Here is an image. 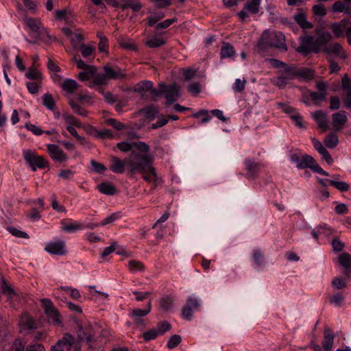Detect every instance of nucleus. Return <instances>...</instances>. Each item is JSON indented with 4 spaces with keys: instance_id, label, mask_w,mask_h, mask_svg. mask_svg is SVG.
<instances>
[{
    "instance_id": "nucleus-1",
    "label": "nucleus",
    "mask_w": 351,
    "mask_h": 351,
    "mask_svg": "<svg viewBox=\"0 0 351 351\" xmlns=\"http://www.w3.org/2000/svg\"><path fill=\"white\" fill-rule=\"evenodd\" d=\"M96 325L85 324H78L77 339L71 335L66 333L54 346L52 351H80L82 343L88 346V348L95 350L99 346L97 343Z\"/></svg>"
},
{
    "instance_id": "nucleus-2",
    "label": "nucleus",
    "mask_w": 351,
    "mask_h": 351,
    "mask_svg": "<svg viewBox=\"0 0 351 351\" xmlns=\"http://www.w3.org/2000/svg\"><path fill=\"white\" fill-rule=\"evenodd\" d=\"M257 47L259 50L263 51L271 47L282 51L287 50L285 35L280 32L276 31H264L258 41Z\"/></svg>"
},
{
    "instance_id": "nucleus-3",
    "label": "nucleus",
    "mask_w": 351,
    "mask_h": 351,
    "mask_svg": "<svg viewBox=\"0 0 351 351\" xmlns=\"http://www.w3.org/2000/svg\"><path fill=\"white\" fill-rule=\"evenodd\" d=\"M153 157L149 154H141L132 152L131 154L125 158V162L129 171L132 173L136 172L144 173L147 167L153 163Z\"/></svg>"
},
{
    "instance_id": "nucleus-4",
    "label": "nucleus",
    "mask_w": 351,
    "mask_h": 351,
    "mask_svg": "<svg viewBox=\"0 0 351 351\" xmlns=\"http://www.w3.org/2000/svg\"><path fill=\"white\" fill-rule=\"evenodd\" d=\"M290 160L295 163L299 169H311L313 171L320 175L328 176V173L324 170L310 155L302 154L301 153H293L290 155Z\"/></svg>"
},
{
    "instance_id": "nucleus-5",
    "label": "nucleus",
    "mask_w": 351,
    "mask_h": 351,
    "mask_svg": "<svg viewBox=\"0 0 351 351\" xmlns=\"http://www.w3.org/2000/svg\"><path fill=\"white\" fill-rule=\"evenodd\" d=\"M103 69L104 73H97L93 80L88 83L87 86L89 88H95L98 85H106L110 80H122L125 77L119 67L114 69L109 64H106Z\"/></svg>"
},
{
    "instance_id": "nucleus-6",
    "label": "nucleus",
    "mask_w": 351,
    "mask_h": 351,
    "mask_svg": "<svg viewBox=\"0 0 351 351\" xmlns=\"http://www.w3.org/2000/svg\"><path fill=\"white\" fill-rule=\"evenodd\" d=\"M279 73L288 78L290 82L295 78L309 80L314 77V72L311 69L298 67L295 64H287V66L279 71Z\"/></svg>"
},
{
    "instance_id": "nucleus-7",
    "label": "nucleus",
    "mask_w": 351,
    "mask_h": 351,
    "mask_svg": "<svg viewBox=\"0 0 351 351\" xmlns=\"http://www.w3.org/2000/svg\"><path fill=\"white\" fill-rule=\"evenodd\" d=\"M24 21L36 39L32 42L33 43H36L38 40H44L45 36L49 39H51V36L49 35L44 25L39 19L26 17L24 19Z\"/></svg>"
},
{
    "instance_id": "nucleus-8",
    "label": "nucleus",
    "mask_w": 351,
    "mask_h": 351,
    "mask_svg": "<svg viewBox=\"0 0 351 351\" xmlns=\"http://www.w3.org/2000/svg\"><path fill=\"white\" fill-rule=\"evenodd\" d=\"M40 302L49 323L56 326H60L62 324L60 314L54 306L51 300L43 298L40 300Z\"/></svg>"
},
{
    "instance_id": "nucleus-9",
    "label": "nucleus",
    "mask_w": 351,
    "mask_h": 351,
    "mask_svg": "<svg viewBox=\"0 0 351 351\" xmlns=\"http://www.w3.org/2000/svg\"><path fill=\"white\" fill-rule=\"evenodd\" d=\"M23 154L25 160L33 171H35L36 168L45 169L48 166V162L43 156L35 154L29 149L24 150Z\"/></svg>"
},
{
    "instance_id": "nucleus-10",
    "label": "nucleus",
    "mask_w": 351,
    "mask_h": 351,
    "mask_svg": "<svg viewBox=\"0 0 351 351\" xmlns=\"http://www.w3.org/2000/svg\"><path fill=\"white\" fill-rule=\"evenodd\" d=\"M159 88H163V94L167 100L166 104L171 105L176 102L180 97V87L176 83L166 84L161 82L158 85Z\"/></svg>"
},
{
    "instance_id": "nucleus-11",
    "label": "nucleus",
    "mask_w": 351,
    "mask_h": 351,
    "mask_svg": "<svg viewBox=\"0 0 351 351\" xmlns=\"http://www.w3.org/2000/svg\"><path fill=\"white\" fill-rule=\"evenodd\" d=\"M200 304L201 302L198 298L193 296L189 297L182 311V317L187 321H191L193 313L199 308Z\"/></svg>"
},
{
    "instance_id": "nucleus-12",
    "label": "nucleus",
    "mask_w": 351,
    "mask_h": 351,
    "mask_svg": "<svg viewBox=\"0 0 351 351\" xmlns=\"http://www.w3.org/2000/svg\"><path fill=\"white\" fill-rule=\"evenodd\" d=\"M328 84L324 81H318L316 82V88L319 92L310 91L309 96L313 101L314 104L319 106L321 101L326 99V90Z\"/></svg>"
},
{
    "instance_id": "nucleus-13",
    "label": "nucleus",
    "mask_w": 351,
    "mask_h": 351,
    "mask_svg": "<svg viewBox=\"0 0 351 351\" xmlns=\"http://www.w3.org/2000/svg\"><path fill=\"white\" fill-rule=\"evenodd\" d=\"M54 14L56 21H64L65 24L69 26H74L77 21L75 14L69 9L58 10Z\"/></svg>"
},
{
    "instance_id": "nucleus-14",
    "label": "nucleus",
    "mask_w": 351,
    "mask_h": 351,
    "mask_svg": "<svg viewBox=\"0 0 351 351\" xmlns=\"http://www.w3.org/2000/svg\"><path fill=\"white\" fill-rule=\"evenodd\" d=\"M296 51L304 54H308L311 52L317 53V48H315V46L314 38L312 36L302 37Z\"/></svg>"
},
{
    "instance_id": "nucleus-15",
    "label": "nucleus",
    "mask_w": 351,
    "mask_h": 351,
    "mask_svg": "<svg viewBox=\"0 0 351 351\" xmlns=\"http://www.w3.org/2000/svg\"><path fill=\"white\" fill-rule=\"evenodd\" d=\"M45 250L50 254L64 256L66 253L65 242L62 240L49 241L46 243Z\"/></svg>"
},
{
    "instance_id": "nucleus-16",
    "label": "nucleus",
    "mask_w": 351,
    "mask_h": 351,
    "mask_svg": "<svg viewBox=\"0 0 351 351\" xmlns=\"http://www.w3.org/2000/svg\"><path fill=\"white\" fill-rule=\"evenodd\" d=\"M47 148L50 157L53 160L59 162H63L67 160V155L63 152L58 145L55 144H48L47 145Z\"/></svg>"
},
{
    "instance_id": "nucleus-17",
    "label": "nucleus",
    "mask_w": 351,
    "mask_h": 351,
    "mask_svg": "<svg viewBox=\"0 0 351 351\" xmlns=\"http://www.w3.org/2000/svg\"><path fill=\"white\" fill-rule=\"evenodd\" d=\"M108 160L110 162L109 169L111 171L118 174L124 173L125 166H127L125 158L122 160L115 156H110Z\"/></svg>"
},
{
    "instance_id": "nucleus-18",
    "label": "nucleus",
    "mask_w": 351,
    "mask_h": 351,
    "mask_svg": "<svg viewBox=\"0 0 351 351\" xmlns=\"http://www.w3.org/2000/svg\"><path fill=\"white\" fill-rule=\"evenodd\" d=\"M62 229L67 232L72 233L77 230L85 229L84 224L80 221H73L71 219H63L61 221Z\"/></svg>"
},
{
    "instance_id": "nucleus-19",
    "label": "nucleus",
    "mask_w": 351,
    "mask_h": 351,
    "mask_svg": "<svg viewBox=\"0 0 351 351\" xmlns=\"http://www.w3.org/2000/svg\"><path fill=\"white\" fill-rule=\"evenodd\" d=\"M62 32L63 34L68 36L74 47L83 41L84 37L82 34V30L77 29L75 32H73L69 27H62Z\"/></svg>"
},
{
    "instance_id": "nucleus-20",
    "label": "nucleus",
    "mask_w": 351,
    "mask_h": 351,
    "mask_svg": "<svg viewBox=\"0 0 351 351\" xmlns=\"http://www.w3.org/2000/svg\"><path fill=\"white\" fill-rule=\"evenodd\" d=\"M332 125L335 130H341L348 121L346 112L341 110L332 115Z\"/></svg>"
},
{
    "instance_id": "nucleus-21",
    "label": "nucleus",
    "mask_w": 351,
    "mask_h": 351,
    "mask_svg": "<svg viewBox=\"0 0 351 351\" xmlns=\"http://www.w3.org/2000/svg\"><path fill=\"white\" fill-rule=\"evenodd\" d=\"M166 43V40L160 35L149 36L144 40L145 45L152 49L160 47Z\"/></svg>"
},
{
    "instance_id": "nucleus-22",
    "label": "nucleus",
    "mask_w": 351,
    "mask_h": 351,
    "mask_svg": "<svg viewBox=\"0 0 351 351\" xmlns=\"http://www.w3.org/2000/svg\"><path fill=\"white\" fill-rule=\"evenodd\" d=\"M350 22L348 19H342L339 23H334L331 27V29L337 38L342 37L344 33H346V30L350 27Z\"/></svg>"
},
{
    "instance_id": "nucleus-23",
    "label": "nucleus",
    "mask_w": 351,
    "mask_h": 351,
    "mask_svg": "<svg viewBox=\"0 0 351 351\" xmlns=\"http://www.w3.org/2000/svg\"><path fill=\"white\" fill-rule=\"evenodd\" d=\"M339 263L345 268V276L350 278L351 276V255L348 253L343 252L338 257Z\"/></svg>"
},
{
    "instance_id": "nucleus-24",
    "label": "nucleus",
    "mask_w": 351,
    "mask_h": 351,
    "mask_svg": "<svg viewBox=\"0 0 351 351\" xmlns=\"http://www.w3.org/2000/svg\"><path fill=\"white\" fill-rule=\"evenodd\" d=\"M119 8L122 10L130 8L133 12H138L143 8L139 0H121Z\"/></svg>"
},
{
    "instance_id": "nucleus-25",
    "label": "nucleus",
    "mask_w": 351,
    "mask_h": 351,
    "mask_svg": "<svg viewBox=\"0 0 351 351\" xmlns=\"http://www.w3.org/2000/svg\"><path fill=\"white\" fill-rule=\"evenodd\" d=\"M313 119L317 123L319 128L324 130L328 129V119L326 113L322 110H317L313 114Z\"/></svg>"
},
{
    "instance_id": "nucleus-26",
    "label": "nucleus",
    "mask_w": 351,
    "mask_h": 351,
    "mask_svg": "<svg viewBox=\"0 0 351 351\" xmlns=\"http://www.w3.org/2000/svg\"><path fill=\"white\" fill-rule=\"evenodd\" d=\"M335 336L331 333L330 329L324 330V339L322 342L323 349L325 351H330L332 348Z\"/></svg>"
},
{
    "instance_id": "nucleus-27",
    "label": "nucleus",
    "mask_w": 351,
    "mask_h": 351,
    "mask_svg": "<svg viewBox=\"0 0 351 351\" xmlns=\"http://www.w3.org/2000/svg\"><path fill=\"white\" fill-rule=\"evenodd\" d=\"M236 55V51L234 47L229 43H224L221 48L220 58L221 59L224 58H232L234 59Z\"/></svg>"
},
{
    "instance_id": "nucleus-28",
    "label": "nucleus",
    "mask_w": 351,
    "mask_h": 351,
    "mask_svg": "<svg viewBox=\"0 0 351 351\" xmlns=\"http://www.w3.org/2000/svg\"><path fill=\"white\" fill-rule=\"evenodd\" d=\"M97 73H98L97 72V67L94 66L93 67H90L80 72L78 74L77 77L80 81L82 82L88 81L90 80H91L90 81H92L97 75Z\"/></svg>"
},
{
    "instance_id": "nucleus-29",
    "label": "nucleus",
    "mask_w": 351,
    "mask_h": 351,
    "mask_svg": "<svg viewBox=\"0 0 351 351\" xmlns=\"http://www.w3.org/2000/svg\"><path fill=\"white\" fill-rule=\"evenodd\" d=\"M324 51L328 55L341 56L345 58V56L342 54L343 48L341 45L337 43L330 45H328L324 48Z\"/></svg>"
},
{
    "instance_id": "nucleus-30",
    "label": "nucleus",
    "mask_w": 351,
    "mask_h": 351,
    "mask_svg": "<svg viewBox=\"0 0 351 351\" xmlns=\"http://www.w3.org/2000/svg\"><path fill=\"white\" fill-rule=\"evenodd\" d=\"M153 82L149 80H144L137 83L134 88V92L144 96L151 89Z\"/></svg>"
},
{
    "instance_id": "nucleus-31",
    "label": "nucleus",
    "mask_w": 351,
    "mask_h": 351,
    "mask_svg": "<svg viewBox=\"0 0 351 351\" xmlns=\"http://www.w3.org/2000/svg\"><path fill=\"white\" fill-rule=\"evenodd\" d=\"M330 34L329 33H322L314 39L315 48H317V53L322 48L327 46L328 42L330 40Z\"/></svg>"
},
{
    "instance_id": "nucleus-32",
    "label": "nucleus",
    "mask_w": 351,
    "mask_h": 351,
    "mask_svg": "<svg viewBox=\"0 0 351 351\" xmlns=\"http://www.w3.org/2000/svg\"><path fill=\"white\" fill-rule=\"evenodd\" d=\"M60 86L67 94L73 93L79 87L77 82L73 79H66Z\"/></svg>"
},
{
    "instance_id": "nucleus-33",
    "label": "nucleus",
    "mask_w": 351,
    "mask_h": 351,
    "mask_svg": "<svg viewBox=\"0 0 351 351\" xmlns=\"http://www.w3.org/2000/svg\"><path fill=\"white\" fill-rule=\"evenodd\" d=\"M19 325L23 329L30 330L36 327V324L33 318L27 314H24L20 317Z\"/></svg>"
},
{
    "instance_id": "nucleus-34",
    "label": "nucleus",
    "mask_w": 351,
    "mask_h": 351,
    "mask_svg": "<svg viewBox=\"0 0 351 351\" xmlns=\"http://www.w3.org/2000/svg\"><path fill=\"white\" fill-rule=\"evenodd\" d=\"M98 191L104 195H113L116 193V188L112 184L104 182L97 186Z\"/></svg>"
},
{
    "instance_id": "nucleus-35",
    "label": "nucleus",
    "mask_w": 351,
    "mask_h": 351,
    "mask_svg": "<svg viewBox=\"0 0 351 351\" xmlns=\"http://www.w3.org/2000/svg\"><path fill=\"white\" fill-rule=\"evenodd\" d=\"M141 112L144 114L145 118L149 121H153L158 114V107L150 105L141 110Z\"/></svg>"
},
{
    "instance_id": "nucleus-36",
    "label": "nucleus",
    "mask_w": 351,
    "mask_h": 351,
    "mask_svg": "<svg viewBox=\"0 0 351 351\" xmlns=\"http://www.w3.org/2000/svg\"><path fill=\"white\" fill-rule=\"evenodd\" d=\"M245 165L247 171V177H254L259 169V164L250 159H245Z\"/></svg>"
},
{
    "instance_id": "nucleus-37",
    "label": "nucleus",
    "mask_w": 351,
    "mask_h": 351,
    "mask_svg": "<svg viewBox=\"0 0 351 351\" xmlns=\"http://www.w3.org/2000/svg\"><path fill=\"white\" fill-rule=\"evenodd\" d=\"M1 291L8 299H12L16 295L15 291L6 282L3 278L1 280Z\"/></svg>"
},
{
    "instance_id": "nucleus-38",
    "label": "nucleus",
    "mask_w": 351,
    "mask_h": 351,
    "mask_svg": "<svg viewBox=\"0 0 351 351\" xmlns=\"http://www.w3.org/2000/svg\"><path fill=\"white\" fill-rule=\"evenodd\" d=\"M97 36L99 39V43L98 45V49L100 52H108V40L105 36V35L101 32H98L97 33Z\"/></svg>"
},
{
    "instance_id": "nucleus-39",
    "label": "nucleus",
    "mask_w": 351,
    "mask_h": 351,
    "mask_svg": "<svg viewBox=\"0 0 351 351\" xmlns=\"http://www.w3.org/2000/svg\"><path fill=\"white\" fill-rule=\"evenodd\" d=\"M174 300L172 297L169 295H166L162 297L160 300V306L161 308H162L165 311H168L170 309L172 308L173 305Z\"/></svg>"
},
{
    "instance_id": "nucleus-40",
    "label": "nucleus",
    "mask_w": 351,
    "mask_h": 351,
    "mask_svg": "<svg viewBox=\"0 0 351 351\" xmlns=\"http://www.w3.org/2000/svg\"><path fill=\"white\" fill-rule=\"evenodd\" d=\"M43 104L49 110L54 111L56 102L50 93H45L43 96Z\"/></svg>"
},
{
    "instance_id": "nucleus-41",
    "label": "nucleus",
    "mask_w": 351,
    "mask_h": 351,
    "mask_svg": "<svg viewBox=\"0 0 351 351\" xmlns=\"http://www.w3.org/2000/svg\"><path fill=\"white\" fill-rule=\"evenodd\" d=\"M252 258L258 267H263L265 265V257L263 253L259 249H256L253 252Z\"/></svg>"
},
{
    "instance_id": "nucleus-42",
    "label": "nucleus",
    "mask_w": 351,
    "mask_h": 351,
    "mask_svg": "<svg viewBox=\"0 0 351 351\" xmlns=\"http://www.w3.org/2000/svg\"><path fill=\"white\" fill-rule=\"evenodd\" d=\"M296 23L303 29H309L312 27V24L309 23L303 13H299L295 15Z\"/></svg>"
},
{
    "instance_id": "nucleus-43",
    "label": "nucleus",
    "mask_w": 351,
    "mask_h": 351,
    "mask_svg": "<svg viewBox=\"0 0 351 351\" xmlns=\"http://www.w3.org/2000/svg\"><path fill=\"white\" fill-rule=\"evenodd\" d=\"M150 311L151 303L149 302L146 308H134L130 313V316L132 318L143 317L146 316L150 312Z\"/></svg>"
},
{
    "instance_id": "nucleus-44",
    "label": "nucleus",
    "mask_w": 351,
    "mask_h": 351,
    "mask_svg": "<svg viewBox=\"0 0 351 351\" xmlns=\"http://www.w3.org/2000/svg\"><path fill=\"white\" fill-rule=\"evenodd\" d=\"M69 106H71L72 110L77 114V115L82 117H86L88 114L87 111L82 108L80 104L74 101L73 99H70L69 101Z\"/></svg>"
},
{
    "instance_id": "nucleus-45",
    "label": "nucleus",
    "mask_w": 351,
    "mask_h": 351,
    "mask_svg": "<svg viewBox=\"0 0 351 351\" xmlns=\"http://www.w3.org/2000/svg\"><path fill=\"white\" fill-rule=\"evenodd\" d=\"M165 17V14L162 12H153L147 16V25L152 27Z\"/></svg>"
},
{
    "instance_id": "nucleus-46",
    "label": "nucleus",
    "mask_w": 351,
    "mask_h": 351,
    "mask_svg": "<svg viewBox=\"0 0 351 351\" xmlns=\"http://www.w3.org/2000/svg\"><path fill=\"white\" fill-rule=\"evenodd\" d=\"M261 0H251L244 5L245 10L252 14H257L259 11Z\"/></svg>"
},
{
    "instance_id": "nucleus-47",
    "label": "nucleus",
    "mask_w": 351,
    "mask_h": 351,
    "mask_svg": "<svg viewBox=\"0 0 351 351\" xmlns=\"http://www.w3.org/2000/svg\"><path fill=\"white\" fill-rule=\"evenodd\" d=\"M287 79L288 78L285 77L284 75L279 73V75L276 78H274L271 80V82L276 86L278 87L280 89H282L290 83V81L288 80Z\"/></svg>"
},
{
    "instance_id": "nucleus-48",
    "label": "nucleus",
    "mask_w": 351,
    "mask_h": 351,
    "mask_svg": "<svg viewBox=\"0 0 351 351\" xmlns=\"http://www.w3.org/2000/svg\"><path fill=\"white\" fill-rule=\"evenodd\" d=\"M338 143V137L334 133L328 134L324 139L326 146L330 149L335 148L337 145Z\"/></svg>"
},
{
    "instance_id": "nucleus-49",
    "label": "nucleus",
    "mask_w": 351,
    "mask_h": 351,
    "mask_svg": "<svg viewBox=\"0 0 351 351\" xmlns=\"http://www.w3.org/2000/svg\"><path fill=\"white\" fill-rule=\"evenodd\" d=\"M193 117L195 119H199L200 117H202V120L200 121V123H202V124L208 122L212 118V116L209 114V112L206 110H200L199 111L194 113L193 114Z\"/></svg>"
},
{
    "instance_id": "nucleus-50",
    "label": "nucleus",
    "mask_w": 351,
    "mask_h": 351,
    "mask_svg": "<svg viewBox=\"0 0 351 351\" xmlns=\"http://www.w3.org/2000/svg\"><path fill=\"white\" fill-rule=\"evenodd\" d=\"M25 77L32 80H41L43 78L42 73L34 67H31L25 73Z\"/></svg>"
},
{
    "instance_id": "nucleus-51",
    "label": "nucleus",
    "mask_w": 351,
    "mask_h": 351,
    "mask_svg": "<svg viewBox=\"0 0 351 351\" xmlns=\"http://www.w3.org/2000/svg\"><path fill=\"white\" fill-rule=\"evenodd\" d=\"M142 173L143 174V179L147 182L156 180L157 178L156 172L152 165H150L149 167H147L146 171Z\"/></svg>"
},
{
    "instance_id": "nucleus-52",
    "label": "nucleus",
    "mask_w": 351,
    "mask_h": 351,
    "mask_svg": "<svg viewBox=\"0 0 351 351\" xmlns=\"http://www.w3.org/2000/svg\"><path fill=\"white\" fill-rule=\"evenodd\" d=\"M327 181L330 185L341 192L347 191L350 188L349 184L346 182L335 181L333 180H327Z\"/></svg>"
},
{
    "instance_id": "nucleus-53",
    "label": "nucleus",
    "mask_w": 351,
    "mask_h": 351,
    "mask_svg": "<svg viewBox=\"0 0 351 351\" xmlns=\"http://www.w3.org/2000/svg\"><path fill=\"white\" fill-rule=\"evenodd\" d=\"M128 268L132 272H137L143 271L145 267L141 262L132 260L128 263Z\"/></svg>"
},
{
    "instance_id": "nucleus-54",
    "label": "nucleus",
    "mask_w": 351,
    "mask_h": 351,
    "mask_svg": "<svg viewBox=\"0 0 351 351\" xmlns=\"http://www.w3.org/2000/svg\"><path fill=\"white\" fill-rule=\"evenodd\" d=\"M158 335V331L154 328L144 332L142 336L145 341H149L155 339Z\"/></svg>"
},
{
    "instance_id": "nucleus-55",
    "label": "nucleus",
    "mask_w": 351,
    "mask_h": 351,
    "mask_svg": "<svg viewBox=\"0 0 351 351\" xmlns=\"http://www.w3.org/2000/svg\"><path fill=\"white\" fill-rule=\"evenodd\" d=\"M157 121L156 123H154L151 125V128L153 130L158 129L159 128H161L169 122L168 119H166L163 114H160L158 115L157 117Z\"/></svg>"
},
{
    "instance_id": "nucleus-56",
    "label": "nucleus",
    "mask_w": 351,
    "mask_h": 351,
    "mask_svg": "<svg viewBox=\"0 0 351 351\" xmlns=\"http://www.w3.org/2000/svg\"><path fill=\"white\" fill-rule=\"evenodd\" d=\"M182 341V338L179 335H173L169 339L167 347L169 349H173L177 347Z\"/></svg>"
},
{
    "instance_id": "nucleus-57",
    "label": "nucleus",
    "mask_w": 351,
    "mask_h": 351,
    "mask_svg": "<svg viewBox=\"0 0 351 351\" xmlns=\"http://www.w3.org/2000/svg\"><path fill=\"white\" fill-rule=\"evenodd\" d=\"M121 217L120 213H114L106 217L99 225L104 226L107 224L112 223L114 221L118 220Z\"/></svg>"
},
{
    "instance_id": "nucleus-58",
    "label": "nucleus",
    "mask_w": 351,
    "mask_h": 351,
    "mask_svg": "<svg viewBox=\"0 0 351 351\" xmlns=\"http://www.w3.org/2000/svg\"><path fill=\"white\" fill-rule=\"evenodd\" d=\"M156 329L159 335H162L171 329V324L167 321L161 322L157 324Z\"/></svg>"
},
{
    "instance_id": "nucleus-59",
    "label": "nucleus",
    "mask_w": 351,
    "mask_h": 351,
    "mask_svg": "<svg viewBox=\"0 0 351 351\" xmlns=\"http://www.w3.org/2000/svg\"><path fill=\"white\" fill-rule=\"evenodd\" d=\"M7 230L8 232L13 236H15L18 238H23L28 239L29 235L25 232L21 231L14 227H8Z\"/></svg>"
},
{
    "instance_id": "nucleus-60",
    "label": "nucleus",
    "mask_w": 351,
    "mask_h": 351,
    "mask_svg": "<svg viewBox=\"0 0 351 351\" xmlns=\"http://www.w3.org/2000/svg\"><path fill=\"white\" fill-rule=\"evenodd\" d=\"M25 345L19 339H15L7 351H24Z\"/></svg>"
},
{
    "instance_id": "nucleus-61",
    "label": "nucleus",
    "mask_w": 351,
    "mask_h": 351,
    "mask_svg": "<svg viewBox=\"0 0 351 351\" xmlns=\"http://www.w3.org/2000/svg\"><path fill=\"white\" fill-rule=\"evenodd\" d=\"M106 123L118 131L123 130L125 128V125L123 123L112 118L107 119L106 120Z\"/></svg>"
},
{
    "instance_id": "nucleus-62",
    "label": "nucleus",
    "mask_w": 351,
    "mask_h": 351,
    "mask_svg": "<svg viewBox=\"0 0 351 351\" xmlns=\"http://www.w3.org/2000/svg\"><path fill=\"white\" fill-rule=\"evenodd\" d=\"M188 91L194 97L197 96L201 92V85L199 82H192L188 86Z\"/></svg>"
},
{
    "instance_id": "nucleus-63",
    "label": "nucleus",
    "mask_w": 351,
    "mask_h": 351,
    "mask_svg": "<svg viewBox=\"0 0 351 351\" xmlns=\"http://www.w3.org/2000/svg\"><path fill=\"white\" fill-rule=\"evenodd\" d=\"M343 300L344 296L341 293H337L330 298V302L337 306H341Z\"/></svg>"
},
{
    "instance_id": "nucleus-64",
    "label": "nucleus",
    "mask_w": 351,
    "mask_h": 351,
    "mask_svg": "<svg viewBox=\"0 0 351 351\" xmlns=\"http://www.w3.org/2000/svg\"><path fill=\"white\" fill-rule=\"evenodd\" d=\"M246 80L243 78V80L240 79H237L234 83L232 89L235 93H241L242 92L245 87Z\"/></svg>"
}]
</instances>
